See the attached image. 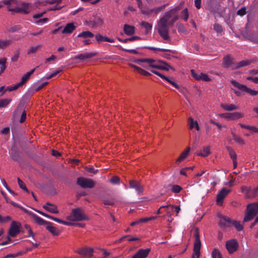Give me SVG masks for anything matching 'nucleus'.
<instances>
[{
  "mask_svg": "<svg viewBox=\"0 0 258 258\" xmlns=\"http://www.w3.org/2000/svg\"><path fill=\"white\" fill-rule=\"evenodd\" d=\"M180 7L177 6L165 13L157 23L155 28L159 35L164 40L170 41L169 28L178 19V11Z\"/></svg>",
  "mask_w": 258,
  "mask_h": 258,
  "instance_id": "f257e3e1",
  "label": "nucleus"
},
{
  "mask_svg": "<svg viewBox=\"0 0 258 258\" xmlns=\"http://www.w3.org/2000/svg\"><path fill=\"white\" fill-rule=\"evenodd\" d=\"M137 62H147L149 67L156 68L159 70L168 71L172 68L164 61L161 60H156L151 58L140 59L137 60Z\"/></svg>",
  "mask_w": 258,
  "mask_h": 258,
  "instance_id": "f03ea898",
  "label": "nucleus"
},
{
  "mask_svg": "<svg viewBox=\"0 0 258 258\" xmlns=\"http://www.w3.org/2000/svg\"><path fill=\"white\" fill-rule=\"evenodd\" d=\"M258 213V202L249 204L247 205L243 222L251 221Z\"/></svg>",
  "mask_w": 258,
  "mask_h": 258,
  "instance_id": "7ed1b4c3",
  "label": "nucleus"
},
{
  "mask_svg": "<svg viewBox=\"0 0 258 258\" xmlns=\"http://www.w3.org/2000/svg\"><path fill=\"white\" fill-rule=\"evenodd\" d=\"M88 217L84 211L81 208L73 209L71 214L67 217V219L71 221H80L87 220Z\"/></svg>",
  "mask_w": 258,
  "mask_h": 258,
  "instance_id": "20e7f679",
  "label": "nucleus"
},
{
  "mask_svg": "<svg viewBox=\"0 0 258 258\" xmlns=\"http://www.w3.org/2000/svg\"><path fill=\"white\" fill-rule=\"evenodd\" d=\"M194 237L195 240L194 244V253L191 258H199L200 256V249L201 247V242L200 239V234L198 228L194 231Z\"/></svg>",
  "mask_w": 258,
  "mask_h": 258,
  "instance_id": "39448f33",
  "label": "nucleus"
},
{
  "mask_svg": "<svg viewBox=\"0 0 258 258\" xmlns=\"http://www.w3.org/2000/svg\"><path fill=\"white\" fill-rule=\"evenodd\" d=\"M231 83L233 86L243 92L247 93L251 96H255L258 94V91L251 90L249 88H248L246 85L241 84L235 80H232Z\"/></svg>",
  "mask_w": 258,
  "mask_h": 258,
  "instance_id": "423d86ee",
  "label": "nucleus"
},
{
  "mask_svg": "<svg viewBox=\"0 0 258 258\" xmlns=\"http://www.w3.org/2000/svg\"><path fill=\"white\" fill-rule=\"evenodd\" d=\"M77 183L84 188H92L95 185V182L92 179L80 177L77 179Z\"/></svg>",
  "mask_w": 258,
  "mask_h": 258,
  "instance_id": "0eeeda50",
  "label": "nucleus"
},
{
  "mask_svg": "<svg viewBox=\"0 0 258 258\" xmlns=\"http://www.w3.org/2000/svg\"><path fill=\"white\" fill-rule=\"evenodd\" d=\"M165 8V5L160 7H155L152 9L145 8L142 9L141 13L148 17L156 16Z\"/></svg>",
  "mask_w": 258,
  "mask_h": 258,
  "instance_id": "6e6552de",
  "label": "nucleus"
},
{
  "mask_svg": "<svg viewBox=\"0 0 258 258\" xmlns=\"http://www.w3.org/2000/svg\"><path fill=\"white\" fill-rule=\"evenodd\" d=\"M35 68L32 69L31 71L27 72L25 74L22 78L21 81L20 83L14 85L12 87L8 88L10 91L16 90L19 87L22 86L25 83H26L30 79V76L34 72Z\"/></svg>",
  "mask_w": 258,
  "mask_h": 258,
  "instance_id": "1a4fd4ad",
  "label": "nucleus"
},
{
  "mask_svg": "<svg viewBox=\"0 0 258 258\" xmlns=\"http://www.w3.org/2000/svg\"><path fill=\"white\" fill-rule=\"evenodd\" d=\"M9 5L10 6L8 7V9L9 11L12 12L27 14L30 12L28 4H24L22 7H17L16 8H12L11 5Z\"/></svg>",
  "mask_w": 258,
  "mask_h": 258,
  "instance_id": "9d476101",
  "label": "nucleus"
},
{
  "mask_svg": "<svg viewBox=\"0 0 258 258\" xmlns=\"http://www.w3.org/2000/svg\"><path fill=\"white\" fill-rule=\"evenodd\" d=\"M221 117L228 119L230 120H236L244 116L243 113L241 112H233V113H224L219 114Z\"/></svg>",
  "mask_w": 258,
  "mask_h": 258,
  "instance_id": "9b49d317",
  "label": "nucleus"
},
{
  "mask_svg": "<svg viewBox=\"0 0 258 258\" xmlns=\"http://www.w3.org/2000/svg\"><path fill=\"white\" fill-rule=\"evenodd\" d=\"M238 244L235 239H231L226 243V247L229 253L236 251L238 248Z\"/></svg>",
  "mask_w": 258,
  "mask_h": 258,
  "instance_id": "f8f14e48",
  "label": "nucleus"
},
{
  "mask_svg": "<svg viewBox=\"0 0 258 258\" xmlns=\"http://www.w3.org/2000/svg\"><path fill=\"white\" fill-rule=\"evenodd\" d=\"M192 76L198 81H203L206 82L211 81V79L208 75L203 73H197L194 70H191Z\"/></svg>",
  "mask_w": 258,
  "mask_h": 258,
  "instance_id": "ddd939ff",
  "label": "nucleus"
},
{
  "mask_svg": "<svg viewBox=\"0 0 258 258\" xmlns=\"http://www.w3.org/2000/svg\"><path fill=\"white\" fill-rule=\"evenodd\" d=\"M231 191L230 190H227L223 188L217 195L216 203L219 205H222L223 200L226 196Z\"/></svg>",
  "mask_w": 258,
  "mask_h": 258,
  "instance_id": "4468645a",
  "label": "nucleus"
},
{
  "mask_svg": "<svg viewBox=\"0 0 258 258\" xmlns=\"http://www.w3.org/2000/svg\"><path fill=\"white\" fill-rule=\"evenodd\" d=\"M129 184L130 187L135 188L139 194H141L143 192L144 187L141 184L140 182L136 180H130Z\"/></svg>",
  "mask_w": 258,
  "mask_h": 258,
  "instance_id": "2eb2a0df",
  "label": "nucleus"
},
{
  "mask_svg": "<svg viewBox=\"0 0 258 258\" xmlns=\"http://www.w3.org/2000/svg\"><path fill=\"white\" fill-rule=\"evenodd\" d=\"M20 232L19 226L18 223L15 221H13L11 227L9 229V234L12 237H15Z\"/></svg>",
  "mask_w": 258,
  "mask_h": 258,
  "instance_id": "dca6fc26",
  "label": "nucleus"
},
{
  "mask_svg": "<svg viewBox=\"0 0 258 258\" xmlns=\"http://www.w3.org/2000/svg\"><path fill=\"white\" fill-rule=\"evenodd\" d=\"M219 217L221 218V220L218 224L221 228H224L231 226V220L229 218L222 215L220 216Z\"/></svg>",
  "mask_w": 258,
  "mask_h": 258,
  "instance_id": "f3484780",
  "label": "nucleus"
},
{
  "mask_svg": "<svg viewBox=\"0 0 258 258\" xmlns=\"http://www.w3.org/2000/svg\"><path fill=\"white\" fill-rule=\"evenodd\" d=\"M150 251V248L140 249L132 258H146Z\"/></svg>",
  "mask_w": 258,
  "mask_h": 258,
  "instance_id": "a211bd4d",
  "label": "nucleus"
},
{
  "mask_svg": "<svg viewBox=\"0 0 258 258\" xmlns=\"http://www.w3.org/2000/svg\"><path fill=\"white\" fill-rule=\"evenodd\" d=\"M151 71L154 74L158 76L159 77H161L162 79H163L165 80V81H166L167 82H168L169 83H170L171 85H172L173 86H174L176 88L179 89V87L178 85L175 82L172 81L171 79H169L166 76L163 75L160 72H159L157 71H155L154 70H151Z\"/></svg>",
  "mask_w": 258,
  "mask_h": 258,
  "instance_id": "6ab92c4d",
  "label": "nucleus"
},
{
  "mask_svg": "<svg viewBox=\"0 0 258 258\" xmlns=\"http://www.w3.org/2000/svg\"><path fill=\"white\" fill-rule=\"evenodd\" d=\"M25 211L28 213H29L33 218L34 221L38 224L40 225H47L49 224L50 222H47L42 219L41 218L39 217L36 214L32 213L31 212H28L26 210H25Z\"/></svg>",
  "mask_w": 258,
  "mask_h": 258,
  "instance_id": "aec40b11",
  "label": "nucleus"
},
{
  "mask_svg": "<svg viewBox=\"0 0 258 258\" xmlns=\"http://www.w3.org/2000/svg\"><path fill=\"white\" fill-rule=\"evenodd\" d=\"M77 28L74 23H70L66 25L63 30L61 31L62 34H71Z\"/></svg>",
  "mask_w": 258,
  "mask_h": 258,
  "instance_id": "412c9836",
  "label": "nucleus"
},
{
  "mask_svg": "<svg viewBox=\"0 0 258 258\" xmlns=\"http://www.w3.org/2000/svg\"><path fill=\"white\" fill-rule=\"evenodd\" d=\"M43 208L52 213L57 214L59 212L56 206L48 202L43 206Z\"/></svg>",
  "mask_w": 258,
  "mask_h": 258,
  "instance_id": "4be33fe9",
  "label": "nucleus"
},
{
  "mask_svg": "<svg viewBox=\"0 0 258 258\" xmlns=\"http://www.w3.org/2000/svg\"><path fill=\"white\" fill-rule=\"evenodd\" d=\"M123 31L126 35H132L135 33V27L132 25L125 24L123 27Z\"/></svg>",
  "mask_w": 258,
  "mask_h": 258,
  "instance_id": "5701e85b",
  "label": "nucleus"
},
{
  "mask_svg": "<svg viewBox=\"0 0 258 258\" xmlns=\"http://www.w3.org/2000/svg\"><path fill=\"white\" fill-rule=\"evenodd\" d=\"M190 150V148L189 147H187L186 149L181 153L178 158L176 159V162L179 163L183 161L188 155Z\"/></svg>",
  "mask_w": 258,
  "mask_h": 258,
  "instance_id": "b1692460",
  "label": "nucleus"
},
{
  "mask_svg": "<svg viewBox=\"0 0 258 258\" xmlns=\"http://www.w3.org/2000/svg\"><path fill=\"white\" fill-rule=\"evenodd\" d=\"M104 21L100 16H96L94 19L91 21L90 23L92 27H98L103 24Z\"/></svg>",
  "mask_w": 258,
  "mask_h": 258,
  "instance_id": "393cba45",
  "label": "nucleus"
},
{
  "mask_svg": "<svg viewBox=\"0 0 258 258\" xmlns=\"http://www.w3.org/2000/svg\"><path fill=\"white\" fill-rule=\"evenodd\" d=\"M77 252L83 256H91L93 254V250L91 248L87 247L79 250Z\"/></svg>",
  "mask_w": 258,
  "mask_h": 258,
  "instance_id": "a878e982",
  "label": "nucleus"
},
{
  "mask_svg": "<svg viewBox=\"0 0 258 258\" xmlns=\"http://www.w3.org/2000/svg\"><path fill=\"white\" fill-rule=\"evenodd\" d=\"M95 38L99 43L103 41H106L110 43H113L114 42V39L109 38L107 36H103L100 34H97L96 35Z\"/></svg>",
  "mask_w": 258,
  "mask_h": 258,
  "instance_id": "bb28decb",
  "label": "nucleus"
},
{
  "mask_svg": "<svg viewBox=\"0 0 258 258\" xmlns=\"http://www.w3.org/2000/svg\"><path fill=\"white\" fill-rule=\"evenodd\" d=\"M130 66L134 68V70H136L139 74L143 76L148 77L151 75V74L148 72L134 64H130Z\"/></svg>",
  "mask_w": 258,
  "mask_h": 258,
  "instance_id": "cd10ccee",
  "label": "nucleus"
},
{
  "mask_svg": "<svg viewBox=\"0 0 258 258\" xmlns=\"http://www.w3.org/2000/svg\"><path fill=\"white\" fill-rule=\"evenodd\" d=\"M52 223L50 222L49 224L46 226V229L48 230L52 235L54 236H58L60 234V231L56 227L52 226Z\"/></svg>",
  "mask_w": 258,
  "mask_h": 258,
  "instance_id": "c85d7f7f",
  "label": "nucleus"
},
{
  "mask_svg": "<svg viewBox=\"0 0 258 258\" xmlns=\"http://www.w3.org/2000/svg\"><path fill=\"white\" fill-rule=\"evenodd\" d=\"M211 153L210 146H206L203 149L197 153V155L202 157H207Z\"/></svg>",
  "mask_w": 258,
  "mask_h": 258,
  "instance_id": "c756f323",
  "label": "nucleus"
},
{
  "mask_svg": "<svg viewBox=\"0 0 258 258\" xmlns=\"http://www.w3.org/2000/svg\"><path fill=\"white\" fill-rule=\"evenodd\" d=\"M221 107L226 111H232L234 110H236L238 108V106L235 105L233 104H224L222 103L220 105Z\"/></svg>",
  "mask_w": 258,
  "mask_h": 258,
  "instance_id": "7c9ffc66",
  "label": "nucleus"
},
{
  "mask_svg": "<svg viewBox=\"0 0 258 258\" xmlns=\"http://www.w3.org/2000/svg\"><path fill=\"white\" fill-rule=\"evenodd\" d=\"M94 35L89 31H83L78 34V37L80 38H93Z\"/></svg>",
  "mask_w": 258,
  "mask_h": 258,
  "instance_id": "2f4dec72",
  "label": "nucleus"
},
{
  "mask_svg": "<svg viewBox=\"0 0 258 258\" xmlns=\"http://www.w3.org/2000/svg\"><path fill=\"white\" fill-rule=\"evenodd\" d=\"M189 128L191 130L195 128L197 131L200 130L199 124L197 121H195L192 117H189L188 120Z\"/></svg>",
  "mask_w": 258,
  "mask_h": 258,
  "instance_id": "473e14b6",
  "label": "nucleus"
},
{
  "mask_svg": "<svg viewBox=\"0 0 258 258\" xmlns=\"http://www.w3.org/2000/svg\"><path fill=\"white\" fill-rule=\"evenodd\" d=\"M96 54L95 53L90 52L86 54H81L75 56L76 58H78L81 60H84L87 58H91L95 56Z\"/></svg>",
  "mask_w": 258,
  "mask_h": 258,
  "instance_id": "72a5a7b5",
  "label": "nucleus"
},
{
  "mask_svg": "<svg viewBox=\"0 0 258 258\" xmlns=\"http://www.w3.org/2000/svg\"><path fill=\"white\" fill-rule=\"evenodd\" d=\"M12 41L11 40L0 39V49H4L11 45Z\"/></svg>",
  "mask_w": 258,
  "mask_h": 258,
  "instance_id": "f704fd0d",
  "label": "nucleus"
},
{
  "mask_svg": "<svg viewBox=\"0 0 258 258\" xmlns=\"http://www.w3.org/2000/svg\"><path fill=\"white\" fill-rule=\"evenodd\" d=\"M239 125L241 126V127L246 128L252 133H258V128L255 126L245 125L242 123H239Z\"/></svg>",
  "mask_w": 258,
  "mask_h": 258,
  "instance_id": "c9c22d12",
  "label": "nucleus"
},
{
  "mask_svg": "<svg viewBox=\"0 0 258 258\" xmlns=\"http://www.w3.org/2000/svg\"><path fill=\"white\" fill-rule=\"evenodd\" d=\"M141 26L146 29V34H148L152 28V25L148 22L143 21L141 23Z\"/></svg>",
  "mask_w": 258,
  "mask_h": 258,
  "instance_id": "e433bc0d",
  "label": "nucleus"
},
{
  "mask_svg": "<svg viewBox=\"0 0 258 258\" xmlns=\"http://www.w3.org/2000/svg\"><path fill=\"white\" fill-rule=\"evenodd\" d=\"M251 60H242L238 63H237L236 66L233 68L234 69H237L240 68L241 67H243L244 66H247L249 65L251 63Z\"/></svg>",
  "mask_w": 258,
  "mask_h": 258,
  "instance_id": "4c0bfd02",
  "label": "nucleus"
},
{
  "mask_svg": "<svg viewBox=\"0 0 258 258\" xmlns=\"http://www.w3.org/2000/svg\"><path fill=\"white\" fill-rule=\"evenodd\" d=\"M231 226H234L238 231H241L243 229V226L240 222L235 220H231Z\"/></svg>",
  "mask_w": 258,
  "mask_h": 258,
  "instance_id": "58836bf2",
  "label": "nucleus"
},
{
  "mask_svg": "<svg viewBox=\"0 0 258 258\" xmlns=\"http://www.w3.org/2000/svg\"><path fill=\"white\" fill-rule=\"evenodd\" d=\"M258 196V186L251 190L250 194L247 195V198H255Z\"/></svg>",
  "mask_w": 258,
  "mask_h": 258,
  "instance_id": "ea45409f",
  "label": "nucleus"
},
{
  "mask_svg": "<svg viewBox=\"0 0 258 258\" xmlns=\"http://www.w3.org/2000/svg\"><path fill=\"white\" fill-rule=\"evenodd\" d=\"M233 139L237 143L241 145L245 144L244 140L239 136L235 134L232 133Z\"/></svg>",
  "mask_w": 258,
  "mask_h": 258,
  "instance_id": "a19ab883",
  "label": "nucleus"
},
{
  "mask_svg": "<svg viewBox=\"0 0 258 258\" xmlns=\"http://www.w3.org/2000/svg\"><path fill=\"white\" fill-rule=\"evenodd\" d=\"M226 149L229 152V154L232 160L237 159V155L234 150L230 147H227Z\"/></svg>",
  "mask_w": 258,
  "mask_h": 258,
  "instance_id": "79ce46f5",
  "label": "nucleus"
},
{
  "mask_svg": "<svg viewBox=\"0 0 258 258\" xmlns=\"http://www.w3.org/2000/svg\"><path fill=\"white\" fill-rule=\"evenodd\" d=\"M232 62V59L229 56H226L223 58V64L226 67H230Z\"/></svg>",
  "mask_w": 258,
  "mask_h": 258,
  "instance_id": "37998d69",
  "label": "nucleus"
},
{
  "mask_svg": "<svg viewBox=\"0 0 258 258\" xmlns=\"http://www.w3.org/2000/svg\"><path fill=\"white\" fill-rule=\"evenodd\" d=\"M115 200L113 198H108L103 199L102 202L104 205L112 206L115 202Z\"/></svg>",
  "mask_w": 258,
  "mask_h": 258,
  "instance_id": "c03bdc74",
  "label": "nucleus"
},
{
  "mask_svg": "<svg viewBox=\"0 0 258 258\" xmlns=\"http://www.w3.org/2000/svg\"><path fill=\"white\" fill-rule=\"evenodd\" d=\"M53 220L59 223H61V224H64L65 225H67V226H72V225H74L75 224L73 223H71V222H68V221H63V220H62L61 219H58L57 218H55V217H53L52 219Z\"/></svg>",
  "mask_w": 258,
  "mask_h": 258,
  "instance_id": "a18cd8bd",
  "label": "nucleus"
},
{
  "mask_svg": "<svg viewBox=\"0 0 258 258\" xmlns=\"http://www.w3.org/2000/svg\"><path fill=\"white\" fill-rule=\"evenodd\" d=\"M188 10L187 8H185L181 12L180 17L184 21H187L188 19Z\"/></svg>",
  "mask_w": 258,
  "mask_h": 258,
  "instance_id": "49530a36",
  "label": "nucleus"
},
{
  "mask_svg": "<svg viewBox=\"0 0 258 258\" xmlns=\"http://www.w3.org/2000/svg\"><path fill=\"white\" fill-rule=\"evenodd\" d=\"M147 220L145 219V218H142L140 219L137 220L130 224L131 226H134L136 225H140L143 223H146Z\"/></svg>",
  "mask_w": 258,
  "mask_h": 258,
  "instance_id": "de8ad7c7",
  "label": "nucleus"
},
{
  "mask_svg": "<svg viewBox=\"0 0 258 258\" xmlns=\"http://www.w3.org/2000/svg\"><path fill=\"white\" fill-rule=\"evenodd\" d=\"M6 58H4L0 59V65H1V69H0V75L2 73L4 72L5 70L6 67L5 63L6 62Z\"/></svg>",
  "mask_w": 258,
  "mask_h": 258,
  "instance_id": "09e8293b",
  "label": "nucleus"
},
{
  "mask_svg": "<svg viewBox=\"0 0 258 258\" xmlns=\"http://www.w3.org/2000/svg\"><path fill=\"white\" fill-rule=\"evenodd\" d=\"M212 258H222L220 251L216 248H215L213 250L212 252Z\"/></svg>",
  "mask_w": 258,
  "mask_h": 258,
  "instance_id": "8fccbe9b",
  "label": "nucleus"
},
{
  "mask_svg": "<svg viewBox=\"0 0 258 258\" xmlns=\"http://www.w3.org/2000/svg\"><path fill=\"white\" fill-rule=\"evenodd\" d=\"M41 47V45H38L35 47L32 46L28 50L27 54H30L31 53H35Z\"/></svg>",
  "mask_w": 258,
  "mask_h": 258,
  "instance_id": "3c124183",
  "label": "nucleus"
},
{
  "mask_svg": "<svg viewBox=\"0 0 258 258\" xmlns=\"http://www.w3.org/2000/svg\"><path fill=\"white\" fill-rule=\"evenodd\" d=\"M14 2V0H3L2 2H0V9L3 8L4 5H7V7L10 6L9 5H12Z\"/></svg>",
  "mask_w": 258,
  "mask_h": 258,
  "instance_id": "603ef678",
  "label": "nucleus"
},
{
  "mask_svg": "<svg viewBox=\"0 0 258 258\" xmlns=\"http://www.w3.org/2000/svg\"><path fill=\"white\" fill-rule=\"evenodd\" d=\"M241 191L242 192L245 193V197L247 198V195L250 194L251 189L250 187L243 185L241 187Z\"/></svg>",
  "mask_w": 258,
  "mask_h": 258,
  "instance_id": "864d4df0",
  "label": "nucleus"
},
{
  "mask_svg": "<svg viewBox=\"0 0 258 258\" xmlns=\"http://www.w3.org/2000/svg\"><path fill=\"white\" fill-rule=\"evenodd\" d=\"M18 184H19V185L20 188H21L22 189H24L26 192H27L28 193L29 192V191L28 189H27V188L26 187L25 183L19 178H18Z\"/></svg>",
  "mask_w": 258,
  "mask_h": 258,
  "instance_id": "5fc2aeb1",
  "label": "nucleus"
},
{
  "mask_svg": "<svg viewBox=\"0 0 258 258\" xmlns=\"http://www.w3.org/2000/svg\"><path fill=\"white\" fill-rule=\"evenodd\" d=\"M214 30L217 33H221L223 31V28L220 24L216 23L214 25Z\"/></svg>",
  "mask_w": 258,
  "mask_h": 258,
  "instance_id": "6e6d98bb",
  "label": "nucleus"
},
{
  "mask_svg": "<svg viewBox=\"0 0 258 258\" xmlns=\"http://www.w3.org/2000/svg\"><path fill=\"white\" fill-rule=\"evenodd\" d=\"M182 190V187L178 185H173L171 188V191L174 193H179Z\"/></svg>",
  "mask_w": 258,
  "mask_h": 258,
  "instance_id": "4d7b16f0",
  "label": "nucleus"
},
{
  "mask_svg": "<svg viewBox=\"0 0 258 258\" xmlns=\"http://www.w3.org/2000/svg\"><path fill=\"white\" fill-rule=\"evenodd\" d=\"M130 237H131L130 235L123 236V237H122L121 238H120L119 239V242L122 241L123 240V239H124V238H128L127 240L128 241H137V240H140L139 238H137V237H132V238H131Z\"/></svg>",
  "mask_w": 258,
  "mask_h": 258,
  "instance_id": "13d9d810",
  "label": "nucleus"
},
{
  "mask_svg": "<svg viewBox=\"0 0 258 258\" xmlns=\"http://www.w3.org/2000/svg\"><path fill=\"white\" fill-rule=\"evenodd\" d=\"M10 102L8 99H4L0 100V108L5 107L7 106Z\"/></svg>",
  "mask_w": 258,
  "mask_h": 258,
  "instance_id": "bf43d9fd",
  "label": "nucleus"
},
{
  "mask_svg": "<svg viewBox=\"0 0 258 258\" xmlns=\"http://www.w3.org/2000/svg\"><path fill=\"white\" fill-rule=\"evenodd\" d=\"M11 220V217L9 216H7L6 217H2L0 215V222L2 223H7Z\"/></svg>",
  "mask_w": 258,
  "mask_h": 258,
  "instance_id": "052dcab7",
  "label": "nucleus"
},
{
  "mask_svg": "<svg viewBox=\"0 0 258 258\" xmlns=\"http://www.w3.org/2000/svg\"><path fill=\"white\" fill-rule=\"evenodd\" d=\"M178 31L181 33L184 34L187 33L186 29L185 28L184 26L182 24H180L178 25Z\"/></svg>",
  "mask_w": 258,
  "mask_h": 258,
  "instance_id": "680f3d73",
  "label": "nucleus"
},
{
  "mask_svg": "<svg viewBox=\"0 0 258 258\" xmlns=\"http://www.w3.org/2000/svg\"><path fill=\"white\" fill-rule=\"evenodd\" d=\"M20 52L19 50L16 51L14 55L12 57L11 60L12 61H17L19 57Z\"/></svg>",
  "mask_w": 258,
  "mask_h": 258,
  "instance_id": "e2e57ef3",
  "label": "nucleus"
},
{
  "mask_svg": "<svg viewBox=\"0 0 258 258\" xmlns=\"http://www.w3.org/2000/svg\"><path fill=\"white\" fill-rule=\"evenodd\" d=\"M237 14L241 16H244L246 14V8L245 7L241 8L238 10Z\"/></svg>",
  "mask_w": 258,
  "mask_h": 258,
  "instance_id": "0e129e2a",
  "label": "nucleus"
},
{
  "mask_svg": "<svg viewBox=\"0 0 258 258\" xmlns=\"http://www.w3.org/2000/svg\"><path fill=\"white\" fill-rule=\"evenodd\" d=\"M120 178L118 176L112 177L110 181L113 184H118L119 183Z\"/></svg>",
  "mask_w": 258,
  "mask_h": 258,
  "instance_id": "69168bd1",
  "label": "nucleus"
},
{
  "mask_svg": "<svg viewBox=\"0 0 258 258\" xmlns=\"http://www.w3.org/2000/svg\"><path fill=\"white\" fill-rule=\"evenodd\" d=\"M21 28V27L20 25H16L13 27H11L9 29V31L11 32H14L17 31H18L20 30Z\"/></svg>",
  "mask_w": 258,
  "mask_h": 258,
  "instance_id": "338daca9",
  "label": "nucleus"
},
{
  "mask_svg": "<svg viewBox=\"0 0 258 258\" xmlns=\"http://www.w3.org/2000/svg\"><path fill=\"white\" fill-rule=\"evenodd\" d=\"M81 42L84 45H89L92 43L91 40L88 38H84V39L81 40Z\"/></svg>",
  "mask_w": 258,
  "mask_h": 258,
  "instance_id": "774afa93",
  "label": "nucleus"
}]
</instances>
